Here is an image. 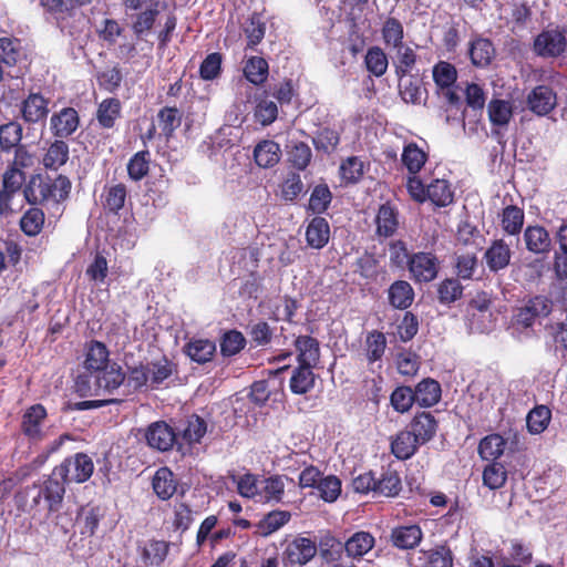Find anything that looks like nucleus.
Returning <instances> with one entry per match:
<instances>
[{"mask_svg":"<svg viewBox=\"0 0 567 567\" xmlns=\"http://www.w3.org/2000/svg\"><path fill=\"white\" fill-rule=\"evenodd\" d=\"M64 493V485L56 480H49L43 485L33 487L31 489L33 517L44 522L52 513L60 511Z\"/></svg>","mask_w":567,"mask_h":567,"instance_id":"1","label":"nucleus"},{"mask_svg":"<svg viewBox=\"0 0 567 567\" xmlns=\"http://www.w3.org/2000/svg\"><path fill=\"white\" fill-rule=\"evenodd\" d=\"M176 430L177 452L183 457L192 456L194 446L200 443L206 434L207 424L199 415L192 414L185 421H181Z\"/></svg>","mask_w":567,"mask_h":567,"instance_id":"2","label":"nucleus"},{"mask_svg":"<svg viewBox=\"0 0 567 567\" xmlns=\"http://www.w3.org/2000/svg\"><path fill=\"white\" fill-rule=\"evenodd\" d=\"M25 184H28L25 172L6 166L1 175L0 216H8L13 212L12 200L18 194L23 193Z\"/></svg>","mask_w":567,"mask_h":567,"instance_id":"3","label":"nucleus"},{"mask_svg":"<svg viewBox=\"0 0 567 567\" xmlns=\"http://www.w3.org/2000/svg\"><path fill=\"white\" fill-rule=\"evenodd\" d=\"M406 268L414 282L429 284L439 275L440 260L434 252L417 251L411 254L410 262Z\"/></svg>","mask_w":567,"mask_h":567,"instance_id":"4","label":"nucleus"},{"mask_svg":"<svg viewBox=\"0 0 567 567\" xmlns=\"http://www.w3.org/2000/svg\"><path fill=\"white\" fill-rule=\"evenodd\" d=\"M400 210L398 206L391 202L381 204L374 217L375 237L381 241L393 237L401 225Z\"/></svg>","mask_w":567,"mask_h":567,"instance_id":"5","label":"nucleus"},{"mask_svg":"<svg viewBox=\"0 0 567 567\" xmlns=\"http://www.w3.org/2000/svg\"><path fill=\"white\" fill-rule=\"evenodd\" d=\"M526 106L536 116H547L557 106V93L549 85H536L526 96Z\"/></svg>","mask_w":567,"mask_h":567,"instance_id":"6","label":"nucleus"},{"mask_svg":"<svg viewBox=\"0 0 567 567\" xmlns=\"http://www.w3.org/2000/svg\"><path fill=\"white\" fill-rule=\"evenodd\" d=\"M525 249L536 256L546 258L553 250L549 231L539 224H529L523 230Z\"/></svg>","mask_w":567,"mask_h":567,"instance_id":"7","label":"nucleus"},{"mask_svg":"<svg viewBox=\"0 0 567 567\" xmlns=\"http://www.w3.org/2000/svg\"><path fill=\"white\" fill-rule=\"evenodd\" d=\"M553 303L544 296L530 298L523 307L518 308L514 321L523 328H530L537 318L547 317L551 312Z\"/></svg>","mask_w":567,"mask_h":567,"instance_id":"8","label":"nucleus"},{"mask_svg":"<svg viewBox=\"0 0 567 567\" xmlns=\"http://www.w3.org/2000/svg\"><path fill=\"white\" fill-rule=\"evenodd\" d=\"M534 51L543 58H557L567 51L566 35L557 30H545L534 41Z\"/></svg>","mask_w":567,"mask_h":567,"instance_id":"9","label":"nucleus"},{"mask_svg":"<svg viewBox=\"0 0 567 567\" xmlns=\"http://www.w3.org/2000/svg\"><path fill=\"white\" fill-rule=\"evenodd\" d=\"M50 100L40 92H31L20 104L21 118L27 124L44 122L50 113Z\"/></svg>","mask_w":567,"mask_h":567,"instance_id":"10","label":"nucleus"},{"mask_svg":"<svg viewBox=\"0 0 567 567\" xmlns=\"http://www.w3.org/2000/svg\"><path fill=\"white\" fill-rule=\"evenodd\" d=\"M513 251L504 238L493 239L486 248L483 260L493 274L505 270L512 260Z\"/></svg>","mask_w":567,"mask_h":567,"instance_id":"11","label":"nucleus"},{"mask_svg":"<svg viewBox=\"0 0 567 567\" xmlns=\"http://www.w3.org/2000/svg\"><path fill=\"white\" fill-rule=\"evenodd\" d=\"M80 126V116L74 107H63L52 114L50 118V131L56 138L70 137Z\"/></svg>","mask_w":567,"mask_h":567,"instance_id":"12","label":"nucleus"},{"mask_svg":"<svg viewBox=\"0 0 567 567\" xmlns=\"http://www.w3.org/2000/svg\"><path fill=\"white\" fill-rule=\"evenodd\" d=\"M146 441L151 447L162 452L174 446L177 449L176 432L164 421L155 422L148 426Z\"/></svg>","mask_w":567,"mask_h":567,"instance_id":"13","label":"nucleus"},{"mask_svg":"<svg viewBox=\"0 0 567 567\" xmlns=\"http://www.w3.org/2000/svg\"><path fill=\"white\" fill-rule=\"evenodd\" d=\"M92 375L95 384L94 395H99L101 390L111 393L125 382V372L115 362L109 363Z\"/></svg>","mask_w":567,"mask_h":567,"instance_id":"14","label":"nucleus"},{"mask_svg":"<svg viewBox=\"0 0 567 567\" xmlns=\"http://www.w3.org/2000/svg\"><path fill=\"white\" fill-rule=\"evenodd\" d=\"M388 347L386 337L380 330L368 331L362 344V352L369 367L379 362V369L382 368L381 361Z\"/></svg>","mask_w":567,"mask_h":567,"instance_id":"15","label":"nucleus"},{"mask_svg":"<svg viewBox=\"0 0 567 567\" xmlns=\"http://www.w3.org/2000/svg\"><path fill=\"white\" fill-rule=\"evenodd\" d=\"M148 374V388L157 390L161 385L177 373V364L166 355L146 363Z\"/></svg>","mask_w":567,"mask_h":567,"instance_id":"16","label":"nucleus"},{"mask_svg":"<svg viewBox=\"0 0 567 567\" xmlns=\"http://www.w3.org/2000/svg\"><path fill=\"white\" fill-rule=\"evenodd\" d=\"M47 416V409L41 403L28 408L22 415V433L31 440H41L43 436L41 426Z\"/></svg>","mask_w":567,"mask_h":567,"instance_id":"17","label":"nucleus"},{"mask_svg":"<svg viewBox=\"0 0 567 567\" xmlns=\"http://www.w3.org/2000/svg\"><path fill=\"white\" fill-rule=\"evenodd\" d=\"M134 12L131 16V29L136 39H143L153 30L159 16L158 1L151 3L144 10Z\"/></svg>","mask_w":567,"mask_h":567,"instance_id":"18","label":"nucleus"},{"mask_svg":"<svg viewBox=\"0 0 567 567\" xmlns=\"http://www.w3.org/2000/svg\"><path fill=\"white\" fill-rule=\"evenodd\" d=\"M51 179L49 175L33 174L29 177L28 184L23 188V196L28 204L37 205L49 202L51 194Z\"/></svg>","mask_w":567,"mask_h":567,"instance_id":"19","label":"nucleus"},{"mask_svg":"<svg viewBox=\"0 0 567 567\" xmlns=\"http://www.w3.org/2000/svg\"><path fill=\"white\" fill-rule=\"evenodd\" d=\"M389 305L398 310H406L414 302L415 292L406 280L393 281L386 290Z\"/></svg>","mask_w":567,"mask_h":567,"instance_id":"20","label":"nucleus"},{"mask_svg":"<svg viewBox=\"0 0 567 567\" xmlns=\"http://www.w3.org/2000/svg\"><path fill=\"white\" fill-rule=\"evenodd\" d=\"M110 363V351L105 343L91 340L85 343L84 369L93 374Z\"/></svg>","mask_w":567,"mask_h":567,"instance_id":"21","label":"nucleus"},{"mask_svg":"<svg viewBox=\"0 0 567 567\" xmlns=\"http://www.w3.org/2000/svg\"><path fill=\"white\" fill-rule=\"evenodd\" d=\"M411 433L421 443L425 444L436 434L439 422L431 412H420L410 423Z\"/></svg>","mask_w":567,"mask_h":567,"instance_id":"22","label":"nucleus"},{"mask_svg":"<svg viewBox=\"0 0 567 567\" xmlns=\"http://www.w3.org/2000/svg\"><path fill=\"white\" fill-rule=\"evenodd\" d=\"M307 245L313 249H322L330 239V225L322 216L311 218L306 227Z\"/></svg>","mask_w":567,"mask_h":567,"instance_id":"23","label":"nucleus"},{"mask_svg":"<svg viewBox=\"0 0 567 567\" xmlns=\"http://www.w3.org/2000/svg\"><path fill=\"white\" fill-rule=\"evenodd\" d=\"M499 225L505 235L519 236L524 230L525 212L517 205L505 206L498 215Z\"/></svg>","mask_w":567,"mask_h":567,"instance_id":"24","label":"nucleus"},{"mask_svg":"<svg viewBox=\"0 0 567 567\" xmlns=\"http://www.w3.org/2000/svg\"><path fill=\"white\" fill-rule=\"evenodd\" d=\"M93 463H61L53 470V476L65 483H83L91 477Z\"/></svg>","mask_w":567,"mask_h":567,"instance_id":"25","label":"nucleus"},{"mask_svg":"<svg viewBox=\"0 0 567 567\" xmlns=\"http://www.w3.org/2000/svg\"><path fill=\"white\" fill-rule=\"evenodd\" d=\"M496 50L489 39L477 37L470 42L468 56L476 68L488 66L495 58Z\"/></svg>","mask_w":567,"mask_h":567,"instance_id":"26","label":"nucleus"},{"mask_svg":"<svg viewBox=\"0 0 567 567\" xmlns=\"http://www.w3.org/2000/svg\"><path fill=\"white\" fill-rule=\"evenodd\" d=\"M317 547L309 538L298 537L286 548V556L291 564L305 565L315 557Z\"/></svg>","mask_w":567,"mask_h":567,"instance_id":"27","label":"nucleus"},{"mask_svg":"<svg viewBox=\"0 0 567 567\" xmlns=\"http://www.w3.org/2000/svg\"><path fill=\"white\" fill-rule=\"evenodd\" d=\"M413 391L416 404L422 408L435 405L440 402L442 396L441 384L432 378H425L420 381Z\"/></svg>","mask_w":567,"mask_h":567,"instance_id":"28","label":"nucleus"},{"mask_svg":"<svg viewBox=\"0 0 567 567\" xmlns=\"http://www.w3.org/2000/svg\"><path fill=\"white\" fill-rule=\"evenodd\" d=\"M70 157V150L66 142L63 140H54L45 150L42 157V165L45 169L58 171L61 168Z\"/></svg>","mask_w":567,"mask_h":567,"instance_id":"29","label":"nucleus"},{"mask_svg":"<svg viewBox=\"0 0 567 567\" xmlns=\"http://www.w3.org/2000/svg\"><path fill=\"white\" fill-rule=\"evenodd\" d=\"M184 352L198 364H205L213 360L216 353V343L208 339H190L184 346Z\"/></svg>","mask_w":567,"mask_h":567,"instance_id":"30","label":"nucleus"},{"mask_svg":"<svg viewBox=\"0 0 567 567\" xmlns=\"http://www.w3.org/2000/svg\"><path fill=\"white\" fill-rule=\"evenodd\" d=\"M422 445L410 431H401L391 440V452L400 461H406Z\"/></svg>","mask_w":567,"mask_h":567,"instance_id":"31","label":"nucleus"},{"mask_svg":"<svg viewBox=\"0 0 567 567\" xmlns=\"http://www.w3.org/2000/svg\"><path fill=\"white\" fill-rule=\"evenodd\" d=\"M281 157V150L277 142L264 140L254 150L256 164L262 168H270L277 165Z\"/></svg>","mask_w":567,"mask_h":567,"instance_id":"32","label":"nucleus"},{"mask_svg":"<svg viewBox=\"0 0 567 567\" xmlns=\"http://www.w3.org/2000/svg\"><path fill=\"white\" fill-rule=\"evenodd\" d=\"M127 197V187L123 183L112 186H105L101 196L103 208L110 213L117 215L125 206Z\"/></svg>","mask_w":567,"mask_h":567,"instance_id":"33","label":"nucleus"},{"mask_svg":"<svg viewBox=\"0 0 567 567\" xmlns=\"http://www.w3.org/2000/svg\"><path fill=\"white\" fill-rule=\"evenodd\" d=\"M23 137V127L16 121L10 120L7 123L0 124V152L10 154L19 146Z\"/></svg>","mask_w":567,"mask_h":567,"instance_id":"34","label":"nucleus"},{"mask_svg":"<svg viewBox=\"0 0 567 567\" xmlns=\"http://www.w3.org/2000/svg\"><path fill=\"white\" fill-rule=\"evenodd\" d=\"M429 155L415 142L404 145L401 162L410 175L419 174L427 162Z\"/></svg>","mask_w":567,"mask_h":567,"instance_id":"35","label":"nucleus"},{"mask_svg":"<svg viewBox=\"0 0 567 567\" xmlns=\"http://www.w3.org/2000/svg\"><path fill=\"white\" fill-rule=\"evenodd\" d=\"M312 151L302 141H291L287 145V162L298 172L305 171L311 163Z\"/></svg>","mask_w":567,"mask_h":567,"instance_id":"36","label":"nucleus"},{"mask_svg":"<svg viewBox=\"0 0 567 567\" xmlns=\"http://www.w3.org/2000/svg\"><path fill=\"white\" fill-rule=\"evenodd\" d=\"M507 441L498 433L484 436L478 444L482 461H497L505 452Z\"/></svg>","mask_w":567,"mask_h":567,"instance_id":"37","label":"nucleus"},{"mask_svg":"<svg viewBox=\"0 0 567 567\" xmlns=\"http://www.w3.org/2000/svg\"><path fill=\"white\" fill-rule=\"evenodd\" d=\"M316 377L310 364H298L290 378L289 386L295 394H306L315 386Z\"/></svg>","mask_w":567,"mask_h":567,"instance_id":"38","label":"nucleus"},{"mask_svg":"<svg viewBox=\"0 0 567 567\" xmlns=\"http://www.w3.org/2000/svg\"><path fill=\"white\" fill-rule=\"evenodd\" d=\"M399 92L402 100L411 104H421L426 99V90L417 75H411L408 80H399Z\"/></svg>","mask_w":567,"mask_h":567,"instance_id":"39","label":"nucleus"},{"mask_svg":"<svg viewBox=\"0 0 567 567\" xmlns=\"http://www.w3.org/2000/svg\"><path fill=\"white\" fill-rule=\"evenodd\" d=\"M431 200L437 207H446L454 200V192L446 179H433L427 185L426 200Z\"/></svg>","mask_w":567,"mask_h":567,"instance_id":"40","label":"nucleus"},{"mask_svg":"<svg viewBox=\"0 0 567 567\" xmlns=\"http://www.w3.org/2000/svg\"><path fill=\"white\" fill-rule=\"evenodd\" d=\"M295 348L298 352V363L312 364L319 360V341L310 336H299L295 340Z\"/></svg>","mask_w":567,"mask_h":567,"instance_id":"41","label":"nucleus"},{"mask_svg":"<svg viewBox=\"0 0 567 567\" xmlns=\"http://www.w3.org/2000/svg\"><path fill=\"white\" fill-rule=\"evenodd\" d=\"M23 56L21 40L14 37L0 38V62L16 66Z\"/></svg>","mask_w":567,"mask_h":567,"instance_id":"42","label":"nucleus"},{"mask_svg":"<svg viewBox=\"0 0 567 567\" xmlns=\"http://www.w3.org/2000/svg\"><path fill=\"white\" fill-rule=\"evenodd\" d=\"M40 6L56 19L61 29L65 28V19L73 18L76 13L72 0H40Z\"/></svg>","mask_w":567,"mask_h":567,"instance_id":"43","label":"nucleus"},{"mask_svg":"<svg viewBox=\"0 0 567 567\" xmlns=\"http://www.w3.org/2000/svg\"><path fill=\"white\" fill-rule=\"evenodd\" d=\"M332 193L326 183L316 185L309 197L307 210L320 216L326 213L332 202Z\"/></svg>","mask_w":567,"mask_h":567,"instance_id":"44","label":"nucleus"},{"mask_svg":"<svg viewBox=\"0 0 567 567\" xmlns=\"http://www.w3.org/2000/svg\"><path fill=\"white\" fill-rule=\"evenodd\" d=\"M245 78L254 85H262L269 75V64L261 56H251L244 66Z\"/></svg>","mask_w":567,"mask_h":567,"instance_id":"45","label":"nucleus"},{"mask_svg":"<svg viewBox=\"0 0 567 567\" xmlns=\"http://www.w3.org/2000/svg\"><path fill=\"white\" fill-rule=\"evenodd\" d=\"M121 116V102L118 99L109 97L103 100L97 107L96 118L103 128H112Z\"/></svg>","mask_w":567,"mask_h":567,"instance_id":"46","label":"nucleus"},{"mask_svg":"<svg viewBox=\"0 0 567 567\" xmlns=\"http://www.w3.org/2000/svg\"><path fill=\"white\" fill-rule=\"evenodd\" d=\"M393 544L402 549L415 547L422 539V532L417 525L400 526L392 532Z\"/></svg>","mask_w":567,"mask_h":567,"instance_id":"47","label":"nucleus"},{"mask_svg":"<svg viewBox=\"0 0 567 567\" xmlns=\"http://www.w3.org/2000/svg\"><path fill=\"white\" fill-rule=\"evenodd\" d=\"M153 489L161 499L171 498L176 491L173 472L167 467L159 468L153 477Z\"/></svg>","mask_w":567,"mask_h":567,"instance_id":"48","label":"nucleus"},{"mask_svg":"<svg viewBox=\"0 0 567 567\" xmlns=\"http://www.w3.org/2000/svg\"><path fill=\"white\" fill-rule=\"evenodd\" d=\"M183 114L176 106H164L157 113L158 125L162 133L167 138L172 137L174 132L182 124Z\"/></svg>","mask_w":567,"mask_h":567,"instance_id":"49","label":"nucleus"},{"mask_svg":"<svg viewBox=\"0 0 567 567\" xmlns=\"http://www.w3.org/2000/svg\"><path fill=\"white\" fill-rule=\"evenodd\" d=\"M374 546V537L367 532L353 534L346 543V551L352 558H360Z\"/></svg>","mask_w":567,"mask_h":567,"instance_id":"50","label":"nucleus"},{"mask_svg":"<svg viewBox=\"0 0 567 567\" xmlns=\"http://www.w3.org/2000/svg\"><path fill=\"white\" fill-rule=\"evenodd\" d=\"M45 215L41 208L31 207L24 212L20 219L22 233L29 237L39 235L44 226Z\"/></svg>","mask_w":567,"mask_h":567,"instance_id":"51","label":"nucleus"},{"mask_svg":"<svg viewBox=\"0 0 567 567\" xmlns=\"http://www.w3.org/2000/svg\"><path fill=\"white\" fill-rule=\"evenodd\" d=\"M551 411L547 405H536L526 416L528 432L532 434L543 433L549 425Z\"/></svg>","mask_w":567,"mask_h":567,"instance_id":"52","label":"nucleus"},{"mask_svg":"<svg viewBox=\"0 0 567 567\" xmlns=\"http://www.w3.org/2000/svg\"><path fill=\"white\" fill-rule=\"evenodd\" d=\"M291 515L287 511H272L257 524V533L267 537L286 525Z\"/></svg>","mask_w":567,"mask_h":567,"instance_id":"53","label":"nucleus"},{"mask_svg":"<svg viewBox=\"0 0 567 567\" xmlns=\"http://www.w3.org/2000/svg\"><path fill=\"white\" fill-rule=\"evenodd\" d=\"M487 113L493 126H505L513 116V109L508 101L493 99L487 105Z\"/></svg>","mask_w":567,"mask_h":567,"instance_id":"54","label":"nucleus"},{"mask_svg":"<svg viewBox=\"0 0 567 567\" xmlns=\"http://www.w3.org/2000/svg\"><path fill=\"white\" fill-rule=\"evenodd\" d=\"M396 60L394 61L395 75L399 80H402L408 74H410L411 70L414 68L417 55L415 51L402 44L401 47H396Z\"/></svg>","mask_w":567,"mask_h":567,"instance_id":"55","label":"nucleus"},{"mask_svg":"<svg viewBox=\"0 0 567 567\" xmlns=\"http://www.w3.org/2000/svg\"><path fill=\"white\" fill-rule=\"evenodd\" d=\"M244 33L247 38V48L255 49L264 39L266 23L261 21L259 13L254 12L244 25Z\"/></svg>","mask_w":567,"mask_h":567,"instance_id":"56","label":"nucleus"},{"mask_svg":"<svg viewBox=\"0 0 567 567\" xmlns=\"http://www.w3.org/2000/svg\"><path fill=\"white\" fill-rule=\"evenodd\" d=\"M367 70L377 78L385 74L389 65L388 56L380 47H371L364 56Z\"/></svg>","mask_w":567,"mask_h":567,"instance_id":"57","label":"nucleus"},{"mask_svg":"<svg viewBox=\"0 0 567 567\" xmlns=\"http://www.w3.org/2000/svg\"><path fill=\"white\" fill-rule=\"evenodd\" d=\"M390 403L398 413L409 412L413 404L416 403L413 389L409 385L395 388L390 395Z\"/></svg>","mask_w":567,"mask_h":567,"instance_id":"58","label":"nucleus"},{"mask_svg":"<svg viewBox=\"0 0 567 567\" xmlns=\"http://www.w3.org/2000/svg\"><path fill=\"white\" fill-rule=\"evenodd\" d=\"M463 290L457 278H446L437 285V299L442 305H451L461 299Z\"/></svg>","mask_w":567,"mask_h":567,"instance_id":"59","label":"nucleus"},{"mask_svg":"<svg viewBox=\"0 0 567 567\" xmlns=\"http://www.w3.org/2000/svg\"><path fill=\"white\" fill-rule=\"evenodd\" d=\"M151 153L140 151L135 153L127 163V174L132 181L143 179L150 172Z\"/></svg>","mask_w":567,"mask_h":567,"instance_id":"60","label":"nucleus"},{"mask_svg":"<svg viewBox=\"0 0 567 567\" xmlns=\"http://www.w3.org/2000/svg\"><path fill=\"white\" fill-rule=\"evenodd\" d=\"M433 80L435 85L440 90H444L449 86H454L456 80H457V71L456 68L446 61H439L433 66Z\"/></svg>","mask_w":567,"mask_h":567,"instance_id":"61","label":"nucleus"},{"mask_svg":"<svg viewBox=\"0 0 567 567\" xmlns=\"http://www.w3.org/2000/svg\"><path fill=\"white\" fill-rule=\"evenodd\" d=\"M457 279L470 280L474 278L475 271L478 269V258L474 252L457 254L454 264Z\"/></svg>","mask_w":567,"mask_h":567,"instance_id":"62","label":"nucleus"},{"mask_svg":"<svg viewBox=\"0 0 567 567\" xmlns=\"http://www.w3.org/2000/svg\"><path fill=\"white\" fill-rule=\"evenodd\" d=\"M381 33L385 45L396 48L403 44L404 28L401 21L394 17H389L384 21Z\"/></svg>","mask_w":567,"mask_h":567,"instance_id":"63","label":"nucleus"},{"mask_svg":"<svg viewBox=\"0 0 567 567\" xmlns=\"http://www.w3.org/2000/svg\"><path fill=\"white\" fill-rule=\"evenodd\" d=\"M219 346L223 357H233L245 348L246 339L240 331L233 329L223 334Z\"/></svg>","mask_w":567,"mask_h":567,"instance_id":"64","label":"nucleus"}]
</instances>
